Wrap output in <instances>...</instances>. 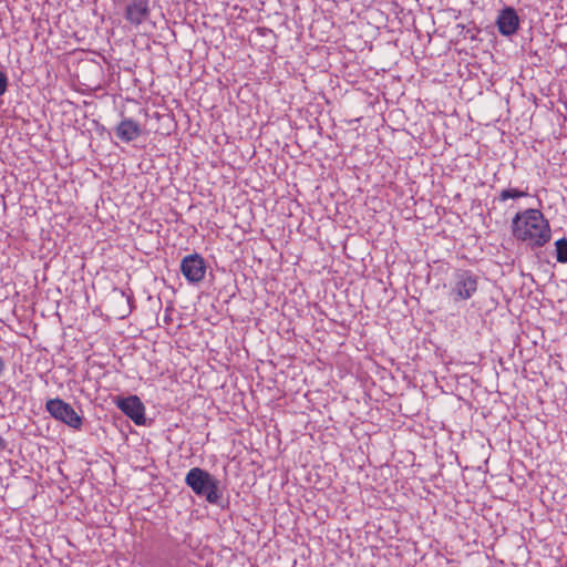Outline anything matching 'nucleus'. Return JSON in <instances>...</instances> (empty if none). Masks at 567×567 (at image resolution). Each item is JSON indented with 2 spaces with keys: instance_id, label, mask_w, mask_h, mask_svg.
I'll list each match as a JSON object with an SVG mask.
<instances>
[{
  "instance_id": "8",
  "label": "nucleus",
  "mask_w": 567,
  "mask_h": 567,
  "mask_svg": "<svg viewBox=\"0 0 567 567\" xmlns=\"http://www.w3.org/2000/svg\"><path fill=\"white\" fill-rule=\"evenodd\" d=\"M496 24L501 34L509 37L516 33L519 27V18L512 7H506L499 11Z\"/></svg>"
},
{
  "instance_id": "9",
  "label": "nucleus",
  "mask_w": 567,
  "mask_h": 567,
  "mask_svg": "<svg viewBox=\"0 0 567 567\" xmlns=\"http://www.w3.org/2000/svg\"><path fill=\"white\" fill-rule=\"evenodd\" d=\"M142 134V127L133 118H123L115 127V135L123 142L135 141Z\"/></svg>"
},
{
  "instance_id": "12",
  "label": "nucleus",
  "mask_w": 567,
  "mask_h": 567,
  "mask_svg": "<svg viewBox=\"0 0 567 567\" xmlns=\"http://www.w3.org/2000/svg\"><path fill=\"white\" fill-rule=\"evenodd\" d=\"M114 297L117 298L120 301H124L126 302V310L125 312L126 313H130L131 312V301H132V293L131 292H126L124 290H117L115 289L114 290Z\"/></svg>"
},
{
  "instance_id": "13",
  "label": "nucleus",
  "mask_w": 567,
  "mask_h": 567,
  "mask_svg": "<svg viewBox=\"0 0 567 567\" xmlns=\"http://www.w3.org/2000/svg\"><path fill=\"white\" fill-rule=\"evenodd\" d=\"M8 87V78L7 75L0 71V96L4 94Z\"/></svg>"
},
{
  "instance_id": "1",
  "label": "nucleus",
  "mask_w": 567,
  "mask_h": 567,
  "mask_svg": "<svg viewBox=\"0 0 567 567\" xmlns=\"http://www.w3.org/2000/svg\"><path fill=\"white\" fill-rule=\"evenodd\" d=\"M513 235L529 246L543 247L550 240V227L538 209H526L516 214L512 221Z\"/></svg>"
},
{
  "instance_id": "6",
  "label": "nucleus",
  "mask_w": 567,
  "mask_h": 567,
  "mask_svg": "<svg viewBox=\"0 0 567 567\" xmlns=\"http://www.w3.org/2000/svg\"><path fill=\"white\" fill-rule=\"evenodd\" d=\"M116 406L135 424L142 425L145 423V408L138 396L120 398L116 401Z\"/></svg>"
},
{
  "instance_id": "3",
  "label": "nucleus",
  "mask_w": 567,
  "mask_h": 567,
  "mask_svg": "<svg viewBox=\"0 0 567 567\" xmlns=\"http://www.w3.org/2000/svg\"><path fill=\"white\" fill-rule=\"evenodd\" d=\"M478 287V276L471 270L457 269L450 280V296L454 301L473 297Z\"/></svg>"
},
{
  "instance_id": "5",
  "label": "nucleus",
  "mask_w": 567,
  "mask_h": 567,
  "mask_svg": "<svg viewBox=\"0 0 567 567\" xmlns=\"http://www.w3.org/2000/svg\"><path fill=\"white\" fill-rule=\"evenodd\" d=\"M181 271L190 284L202 281L206 274V262L198 254L187 255L182 259Z\"/></svg>"
},
{
  "instance_id": "7",
  "label": "nucleus",
  "mask_w": 567,
  "mask_h": 567,
  "mask_svg": "<svg viewBox=\"0 0 567 567\" xmlns=\"http://www.w3.org/2000/svg\"><path fill=\"white\" fill-rule=\"evenodd\" d=\"M125 19L138 27L146 22L151 16L150 0H130L125 8Z\"/></svg>"
},
{
  "instance_id": "10",
  "label": "nucleus",
  "mask_w": 567,
  "mask_h": 567,
  "mask_svg": "<svg viewBox=\"0 0 567 567\" xmlns=\"http://www.w3.org/2000/svg\"><path fill=\"white\" fill-rule=\"evenodd\" d=\"M526 196H528L527 192L515 189V188H507V189H503L499 193L497 198L499 202L504 203L508 199H518V198L526 197Z\"/></svg>"
},
{
  "instance_id": "14",
  "label": "nucleus",
  "mask_w": 567,
  "mask_h": 567,
  "mask_svg": "<svg viewBox=\"0 0 567 567\" xmlns=\"http://www.w3.org/2000/svg\"><path fill=\"white\" fill-rule=\"evenodd\" d=\"M6 370V362L4 359L0 355V377L3 374Z\"/></svg>"
},
{
  "instance_id": "2",
  "label": "nucleus",
  "mask_w": 567,
  "mask_h": 567,
  "mask_svg": "<svg viewBox=\"0 0 567 567\" xmlns=\"http://www.w3.org/2000/svg\"><path fill=\"white\" fill-rule=\"evenodd\" d=\"M185 484L198 497H204L209 504L220 505L223 493L220 491V481L213 476L208 471L200 467H192L186 476Z\"/></svg>"
},
{
  "instance_id": "4",
  "label": "nucleus",
  "mask_w": 567,
  "mask_h": 567,
  "mask_svg": "<svg viewBox=\"0 0 567 567\" xmlns=\"http://www.w3.org/2000/svg\"><path fill=\"white\" fill-rule=\"evenodd\" d=\"M47 412L56 421H60L73 430H81L83 417L80 416L71 404L62 399H50L45 403Z\"/></svg>"
},
{
  "instance_id": "11",
  "label": "nucleus",
  "mask_w": 567,
  "mask_h": 567,
  "mask_svg": "<svg viewBox=\"0 0 567 567\" xmlns=\"http://www.w3.org/2000/svg\"><path fill=\"white\" fill-rule=\"evenodd\" d=\"M556 246V259L558 262H567V238L558 239L555 243Z\"/></svg>"
},
{
  "instance_id": "15",
  "label": "nucleus",
  "mask_w": 567,
  "mask_h": 567,
  "mask_svg": "<svg viewBox=\"0 0 567 567\" xmlns=\"http://www.w3.org/2000/svg\"><path fill=\"white\" fill-rule=\"evenodd\" d=\"M6 447H7L6 440L2 436H0V452L3 451Z\"/></svg>"
}]
</instances>
